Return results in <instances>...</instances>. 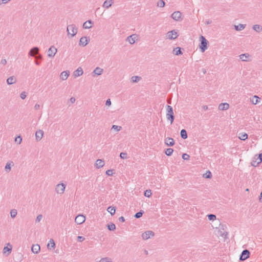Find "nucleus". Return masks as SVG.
<instances>
[{
    "label": "nucleus",
    "instance_id": "62",
    "mask_svg": "<svg viewBox=\"0 0 262 262\" xmlns=\"http://www.w3.org/2000/svg\"><path fill=\"white\" fill-rule=\"evenodd\" d=\"M259 201L260 202H262V191H261V192L260 193V197H259Z\"/></svg>",
    "mask_w": 262,
    "mask_h": 262
},
{
    "label": "nucleus",
    "instance_id": "55",
    "mask_svg": "<svg viewBox=\"0 0 262 262\" xmlns=\"http://www.w3.org/2000/svg\"><path fill=\"white\" fill-rule=\"evenodd\" d=\"M84 239H85V238L83 236H78L77 237V240L79 242H83Z\"/></svg>",
    "mask_w": 262,
    "mask_h": 262
},
{
    "label": "nucleus",
    "instance_id": "7",
    "mask_svg": "<svg viewBox=\"0 0 262 262\" xmlns=\"http://www.w3.org/2000/svg\"><path fill=\"white\" fill-rule=\"evenodd\" d=\"M155 235V233L152 231H146L142 233V237L144 240H147Z\"/></svg>",
    "mask_w": 262,
    "mask_h": 262
},
{
    "label": "nucleus",
    "instance_id": "31",
    "mask_svg": "<svg viewBox=\"0 0 262 262\" xmlns=\"http://www.w3.org/2000/svg\"><path fill=\"white\" fill-rule=\"evenodd\" d=\"M180 135L181 138L183 139H186L188 137L187 132L184 129H183L181 130Z\"/></svg>",
    "mask_w": 262,
    "mask_h": 262
},
{
    "label": "nucleus",
    "instance_id": "49",
    "mask_svg": "<svg viewBox=\"0 0 262 262\" xmlns=\"http://www.w3.org/2000/svg\"><path fill=\"white\" fill-rule=\"evenodd\" d=\"M256 160H258V163H261L262 162V153L259 154L258 155H257Z\"/></svg>",
    "mask_w": 262,
    "mask_h": 262
},
{
    "label": "nucleus",
    "instance_id": "61",
    "mask_svg": "<svg viewBox=\"0 0 262 262\" xmlns=\"http://www.w3.org/2000/svg\"><path fill=\"white\" fill-rule=\"evenodd\" d=\"M202 107L204 111L208 110V106L207 105H203Z\"/></svg>",
    "mask_w": 262,
    "mask_h": 262
},
{
    "label": "nucleus",
    "instance_id": "8",
    "mask_svg": "<svg viewBox=\"0 0 262 262\" xmlns=\"http://www.w3.org/2000/svg\"><path fill=\"white\" fill-rule=\"evenodd\" d=\"M57 49L54 46H52L48 51V56L49 57L52 58L53 57L56 53H57Z\"/></svg>",
    "mask_w": 262,
    "mask_h": 262
},
{
    "label": "nucleus",
    "instance_id": "37",
    "mask_svg": "<svg viewBox=\"0 0 262 262\" xmlns=\"http://www.w3.org/2000/svg\"><path fill=\"white\" fill-rule=\"evenodd\" d=\"M141 77H139L138 76H134L131 78L133 82H138L141 80Z\"/></svg>",
    "mask_w": 262,
    "mask_h": 262
},
{
    "label": "nucleus",
    "instance_id": "27",
    "mask_svg": "<svg viewBox=\"0 0 262 262\" xmlns=\"http://www.w3.org/2000/svg\"><path fill=\"white\" fill-rule=\"evenodd\" d=\"M260 98L258 96L255 95L251 99V102L253 104H256L260 101Z\"/></svg>",
    "mask_w": 262,
    "mask_h": 262
},
{
    "label": "nucleus",
    "instance_id": "28",
    "mask_svg": "<svg viewBox=\"0 0 262 262\" xmlns=\"http://www.w3.org/2000/svg\"><path fill=\"white\" fill-rule=\"evenodd\" d=\"M173 54L176 55H180L183 54L181 49L179 47H177L176 48H174L173 50Z\"/></svg>",
    "mask_w": 262,
    "mask_h": 262
},
{
    "label": "nucleus",
    "instance_id": "52",
    "mask_svg": "<svg viewBox=\"0 0 262 262\" xmlns=\"http://www.w3.org/2000/svg\"><path fill=\"white\" fill-rule=\"evenodd\" d=\"M113 171H114L113 169L107 170L106 171V174L108 176H113V174L114 173Z\"/></svg>",
    "mask_w": 262,
    "mask_h": 262
},
{
    "label": "nucleus",
    "instance_id": "39",
    "mask_svg": "<svg viewBox=\"0 0 262 262\" xmlns=\"http://www.w3.org/2000/svg\"><path fill=\"white\" fill-rule=\"evenodd\" d=\"M173 151V149L171 148H167L165 151V154L168 156H170L172 155V152Z\"/></svg>",
    "mask_w": 262,
    "mask_h": 262
},
{
    "label": "nucleus",
    "instance_id": "41",
    "mask_svg": "<svg viewBox=\"0 0 262 262\" xmlns=\"http://www.w3.org/2000/svg\"><path fill=\"white\" fill-rule=\"evenodd\" d=\"M17 214V211L16 209H12L10 211V215L12 218H14L16 217Z\"/></svg>",
    "mask_w": 262,
    "mask_h": 262
},
{
    "label": "nucleus",
    "instance_id": "15",
    "mask_svg": "<svg viewBox=\"0 0 262 262\" xmlns=\"http://www.w3.org/2000/svg\"><path fill=\"white\" fill-rule=\"evenodd\" d=\"M137 35L136 34H132L127 37L126 40L128 41L129 43L133 44L137 40Z\"/></svg>",
    "mask_w": 262,
    "mask_h": 262
},
{
    "label": "nucleus",
    "instance_id": "12",
    "mask_svg": "<svg viewBox=\"0 0 262 262\" xmlns=\"http://www.w3.org/2000/svg\"><path fill=\"white\" fill-rule=\"evenodd\" d=\"M89 41L90 39H88V38L86 36H83L80 38L79 45V46L85 47L88 44Z\"/></svg>",
    "mask_w": 262,
    "mask_h": 262
},
{
    "label": "nucleus",
    "instance_id": "10",
    "mask_svg": "<svg viewBox=\"0 0 262 262\" xmlns=\"http://www.w3.org/2000/svg\"><path fill=\"white\" fill-rule=\"evenodd\" d=\"M182 13L180 11H175L171 15V17L176 21H180L181 19Z\"/></svg>",
    "mask_w": 262,
    "mask_h": 262
},
{
    "label": "nucleus",
    "instance_id": "45",
    "mask_svg": "<svg viewBox=\"0 0 262 262\" xmlns=\"http://www.w3.org/2000/svg\"><path fill=\"white\" fill-rule=\"evenodd\" d=\"M204 177L207 179H210L212 177V174L210 171H207L205 174H204Z\"/></svg>",
    "mask_w": 262,
    "mask_h": 262
},
{
    "label": "nucleus",
    "instance_id": "35",
    "mask_svg": "<svg viewBox=\"0 0 262 262\" xmlns=\"http://www.w3.org/2000/svg\"><path fill=\"white\" fill-rule=\"evenodd\" d=\"M253 29L257 32H260L262 31V27L259 25H254L253 26Z\"/></svg>",
    "mask_w": 262,
    "mask_h": 262
},
{
    "label": "nucleus",
    "instance_id": "9",
    "mask_svg": "<svg viewBox=\"0 0 262 262\" xmlns=\"http://www.w3.org/2000/svg\"><path fill=\"white\" fill-rule=\"evenodd\" d=\"M250 254V253L248 250H247V249L244 250L242 251V254L240 256V258H239L240 260L244 261V260H246L249 257Z\"/></svg>",
    "mask_w": 262,
    "mask_h": 262
},
{
    "label": "nucleus",
    "instance_id": "44",
    "mask_svg": "<svg viewBox=\"0 0 262 262\" xmlns=\"http://www.w3.org/2000/svg\"><path fill=\"white\" fill-rule=\"evenodd\" d=\"M112 129H113L117 132H119L122 129V127L121 126L113 125L112 127Z\"/></svg>",
    "mask_w": 262,
    "mask_h": 262
},
{
    "label": "nucleus",
    "instance_id": "40",
    "mask_svg": "<svg viewBox=\"0 0 262 262\" xmlns=\"http://www.w3.org/2000/svg\"><path fill=\"white\" fill-rule=\"evenodd\" d=\"M165 3L164 1L163 0H159L157 2V6L158 7L163 8L165 6Z\"/></svg>",
    "mask_w": 262,
    "mask_h": 262
},
{
    "label": "nucleus",
    "instance_id": "53",
    "mask_svg": "<svg viewBox=\"0 0 262 262\" xmlns=\"http://www.w3.org/2000/svg\"><path fill=\"white\" fill-rule=\"evenodd\" d=\"M190 156L187 154H183L182 155V158L184 160H188Z\"/></svg>",
    "mask_w": 262,
    "mask_h": 262
},
{
    "label": "nucleus",
    "instance_id": "16",
    "mask_svg": "<svg viewBox=\"0 0 262 262\" xmlns=\"http://www.w3.org/2000/svg\"><path fill=\"white\" fill-rule=\"evenodd\" d=\"M83 73V70L81 67H79L76 70L73 72V76L74 77H77L81 76Z\"/></svg>",
    "mask_w": 262,
    "mask_h": 262
},
{
    "label": "nucleus",
    "instance_id": "3",
    "mask_svg": "<svg viewBox=\"0 0 262 262\" xmlns=\"http://www.w3.org/2000/svg\"><path fill=\"white\" fill-rule=\"evenodd\" d=\"M77 28L74 24L68 25L67 28L68 35H70L71 37H74L77 34Z\"/></svg>",
    "mask_w": 262,
    "mask_h": 262
},
{
    "label": "nucleus",
    "instance_id": "48",
    "mask_svg": "<svg viewBox=\"0 0 262 262\" xmlns=\"http://www.w3.org/2000/svg\"><path fill=\"white\" fill-rule=\"evenodd\" d=\"M15 141L20 144L22 142V138L20 136L16 137L15 139Z\"/></svg>",
    "mask_w": 262,
    "mask_h": 262
},
{
    "label": "nucleus",
    "instance_id": "6",
    "mask_svg": "<svg viewBox=\"0 0 262 262\" xmlns=\"http://www.w3.org/2000/svg\"><path fill=\"white\" fill-rule=\"evenodd\" d=\"M178 36V33L175 30L168 32L166 34L167 38L169 39H175Z\"/></svg>",
    "mask_w": 262,
    "mask_h": 262
},
{
    "label": "nucleus",
    "instance_id": "11",
    "mask_svg": "<svg viewBox=\"0 0 262 262\" xmlns=\"http://www.w3.org/2000/svg\"><path fill=\"white\" fill-rule=\"evenodd\" d=\"M85 221V217L83 215H78L75 219V222L76 224L80 225L84 222Z\"/></svg>",
    "mask_w": 262,
    "mask_h": 262
},
{
    "label": "nucleus",
    "instance_id": "1",
    "mask_svg": "<svg viewBox=\"0 0 262 262\" xmlns=\"http://www.w3.org/2000/svg\"><path fill=\"white\" fill-rule=\"evenodd\" d=\"M166 118L168 120L170 121V124H172L174 119L173 108L170 105H167L166 107Z\"/></svg>",
    "mask_w": 262,
    "mask_h": 262
},
{
    "label": "nucleus",
    "instance_id": "51",
    "mask_svg": "<svg viewBox=\"0 0 262 262\" xmlns=\"http://www.w3.org/2000/svg\"><path fill=\"white\" fill-rule=\"evenodd\" d=\"M20 97L22 99H25L27 97V93L25 91L21 92L20 94Z\"/></svg>",
    "mask_w": 262,
    "mask_h": 262
},
{
    "label": "nucleus",
    "instance_id": "57",
    "mask_svg": "<svg viewBox=\"0 0 262 262\" xmlns=\"http://www.w3.org/2000/svg\"><path fill=\"white\" fill-rule=\"evenodd\" d=\"M105 105L107 106H110L111 105V101L110 99H108L105 102Z\"/></svg>",
    "mask_w": 262,
    "mask_h": 262
},
{
    "label": "nucleus",
    "instance_id": "2",
    "mask_svg": "<svg viewBox=\"0 0 262 262\" xmlns=\"http://www.w3.org/2000/svg\"><path fill=\"white\" fill-rule=\"evenodd\" d=\"M201 43L199 46L200 48L201 49V51L202 52H204L207 49V45L208 43V41L205 38V37L202 35H201L200 37Z\"/></svg>",
    "mask_w": 262,
    "mask_h": 262
},
{
    "label": "nucleus",
    "instance_id": "34",
    "mask_svg": "<svg viewBox=\"0 0 262 262\" xmlns=\"http://www.w3.org/2000/svg\"><path fill=\"white\" fill-rule=\"evenodd\" d=\"M107 211L110 213V214L113 215H114L116 212V208L115 207L113 206H109L107 209Z\"/></svg>",
    "mask_w": 262,
    "mask_h": 262
},
{
    "label": "nucleus",
    "instance_id": "25",
    "mask_svg": "<svg viewBox=\"0 0 262 262\" xmlns=\"http://www.w3.org/2000/svg\"><path fill=\"white\" fill-rule=\"evenodd\" d=\"M103 70L99 67H97L93 71V73L96 75H100L102 74Z\"/></svg>",
    "mask_w": 262,
    "mask_h": 262
},
{
    "label": "nucleus",
    "instance_id": "22",
    "mask_svg": "<svg viewBox=\"0 0 262 262\" xmlns=\"http://www.w3.org/2000/svg\"><path fill=\"white\" fill-rule=\"evenodd\" d=\"M39 51V48L38 47H33L32 48L30 51L29 52V55L30 56L34 57L35 56V54H36L38 53Z\"/></svg>",
    "mask_w": 262,
    "mask_h": 262
},
{
    "label": "nucleus",
    "instance_id": "64",
    "mask_svg": "<svg viewBox=\"0 0 262 262\" xmlns=\"http://www.w3.org/2000/svg\"><path fill=\"white\" fill-rule=\"evenodd\" d=\"M144 254H146V255H148V251H147V250H144Z\"/></svg>",
    "mask_w": 262,
    "mask_h": 262
},
{
    "label": "nucleus",
    "instance_id": "30",
    "mask_svg": "<svg viewBox=\"0 0 262 262\" xmlns=\"http://www.w3.org/2000/svg\"><path fill=\"white\" fill-rule=\"evenodd\" d=\"M257 158V155H256L253 158L252 160V162L251 163V165L254 166V167H256L260 163H258V160H256V158Z\"/></svg>",
    "mask_w": 262,
    "mask_h": 262
},
{
    "label": "nucleus",
    "instance_id": "38",
    "mask_svg": "<svg viewBox=\"0 0 262 262\" xmlns=\"http://www.w3.org/2000/svg\"><path fill=\"white\" fill-rule=\"evenodd\" d=\"M107 227V229L110 231H113L116 229V226L114 223L108 224Z\"/></svg>",
    "mask_w": 262,
    "mask_h": 262
},
{
    "label": "nucleus",
    "instance_id": "58",
    "mask_svg": "<svg viewBox=\"0 0 262 262\" xmlns=\"http://www.w3.org/2000/svg\"><path fill=\"white\" fill-rule=\"evenodd\" d=\"M69 101L71 103H74L75 102L76 99L74 97H71Z\"/></svg>",
    "mask_w": 262,
    "mask_h": 262
},
{
    "label": "nucleus",
    "instance_id": "59",
    "mask_svg": "<svg viewBox=\"0 0 262 262\" xmlns=\"http://www.w3.org/2000/svg\"><path fill=\"white\" fill-rule=\"evenodd\" d=\"M40 108V105L39 104L36 103L34 105V109L36 110H39Z\"/></svg>",
    "mask_w": 262,
    "mask_h": 262
},
{
    "label": "nucleus",
    "instance_id": "5",
    "mask_svg": "<svg viewBox=\"0 0 262 262\" xmlns=\"http://www.w3.org/2000/svg\"><path fill=\"white\" fill-rule=\"evenodd\" d=\"M12 246L10 244V243H7V246H5L3 249V254L5 255L6 256H9L12 252Z\"/></svg>",
    "mask_w": 262,
    "mask_h": 262
},
{
    "label": "nucleus",
    "instance_id": "60",
    "mask_svg": "<svg viewBox=\"0 0 262 262\" xmlns=\"http://www.w3.org/2000/svg\"><path fill=\"white\" fill-rule=\"evenodd\" d=\"M119 220L122 222H124L125 221V219L123 216H121L119 217Z\"/></svg>",
    "mask_w": 262,
    "mask_h": 262
},
{
    "label": "nucleus",
    "instance_id": "50",
    "mask_svg": "<svg viewBox=\"0 0 262 262\" xmlns=\"http://www.w3.org/2000/svg\"><path fill=\"white\" fill-rule=\"evenodd\" d=\"M42 217L43 216L42 214H39L38 215H37L35 220V222L39 223L42 219Z\"/></svg>",
    "mask_w": 262,
    "mask_h": 262
},
{
    "label": "nucleus",
    "instance_id": "54",
    "mask_svg": "<svg viewBox=\"0 0 262 262\" xmlns=\"http://www.w3.org/2000/svg\"><path fill=\"white\" fill-rule=\"evenodd\" d=\"M126 153L125 152H121L120 154V157L121 159H124L126 158Z\"/></svg>",
    "mask_w": 262,
    "mask_h": 262
},
{
    "label": "nucleus",
    "instance_id": "17",
    "mask_svg": "<svg viewBox=\"0 0 262 262\" xmlns=\"http://www.w3.org/2000/svg\"><path fill=\"white\" fill-rule=\"evenodd\" d=\"M94 22L91 20H88L83 24V28L84 29H90L92 27Z\"/></svg>",
    "mask_w": 262,
    "mask_h": 262
},
{
    "label": "nucleus",
    "instance_id": "29",
    "mask_svg": "<svg viewBox=\"0 0 262 262\" xmlns=\"http://www.w3.org/2000/svg\"><path fill=\"white\" fill-rule=\"evenodd\" d=\"M249 54L248 53H245L241 54L239 56L240 59H241L243 61H248V58L249 57Z\"/></svg>",
    "mask_w": 262,
    "mask_h": 262
},
{
    "label": "nucleus",
    "instance_id": "14",
    "mask_svg": "<svg viewBox=\"0 0 262 262\" xmlns=\"http://www.w3.org/2000/svg\"><path fill=\"white\" fill-rule=\"evenodd\" d=\"M165 144L168 146H172L174 144V140L170 137H167L164 140Z\"/></svg>",
    "mask_w": 262,
    "mask_h": 262
},
{
    "label": "nucleus",
    "instance_id": "32",
    "mask_svg": "<svg viewBox=\"0 0 262 262\" xmlns=\"http://www.w3.org/2000/svg\"><path fill=\"white\" fill-rule=\"evenodd\" d=\"M246 25L239 24L238 25H234V29L236 31H241L245 29Z\"/></svg>",
    "mask_w": 262,
    "mask_h": 262
},
{
    "label": "nucleus",
    "instance_id": "63",
    "mask_svg": "<svg viewBox=\"0 0 262 262\" xmlns=\"http://www.w3.org/2000/svg\"><path fill=\"white\" fill-rule=\"evenodd\" d=\"M211 22H212L211 20H208L206 21V24L207 25H209V24H211Z\"/></svg>",
    "mask_w": 262,
    "mask_h": 262
},
{
    "label": "nucleus",
    "instance_id": "46",
    "mask_svg": "<svg viewBox=\"0 0 262 262\" xmlns=\"http://www.w3.org/2000/svg\"><path fill=\"white\" fill-rule=\"evenodd\" d=\"M208 219L210 221H214L216 219V215L213 214H210L207 215Z\"/></svg>",
    "mask_w": 262,
    "mask_h": 262
},
{
    "label": "nucleus",
    "instance_id": "24",
    "mask_svg": "<svg viewBox=\"0 0 262 262\" xmlns=\"http://www.w3.org/2000/svg\"><path fill=\"white\" fill-rule=\"evenodd\" d=\"M104 165V161L101 159L97 160L95 166L97 168H100Z\"/></svg>",
    "mask_w": 262,
    "mask_h": 262
},
{
    "label": "nucleus",
    "instance_id": "18",
    "mask_svg": "<svg viewBox=\"0 0 262 262\" xmlns=\"http://www.w3.org/2000/svg\"><path fill=\"white\" fill-rule=\"evenodd\" d=\"M16 81H17V79L14 76H10L9 78H8L7 79V83L8 85H11V84H14L16 82Z\"/></svg>",
    "mask_w": 262,
    "mask_h": 262
},
{
    "label": "nucleus",
    "instance_id": "47",
    "mask_svg": "<svg viewBox=\"0 0 262 262\" xmlns=\"http://www.w3.org/2000/svg\"><path fill=\"white\" fill-rule=\"evenodd\" d=\"M99 262H112L111 259L108 257L102 258Z\"/></svg>",
    "mask_w": 262,
    "mask_h": 262
},
{
    "label": "nucleus",
    "instance_id": "33",
    "mask_svg": "<svg viewBox=\"0 0 262 262\" xmlns=\"http://www.w3.org/2000/svg\"><path fill=\"white\" fill-rule=\"evenodd\" d=\"M238 138L241 140H245L248 138V135L245 133H239Z\"/></svg>",
    "mask_w": 262,
    "mask_h": 262
},
{
    "label": "nucleus",
    "instance_id": "56",
    "mask_svg": "<svg viewBox=\"0 0 262 262\" xmlns=\"http://www.w3.org/2000/svg\"><path fill=\"white\" fill-rule=\"evenodd\" d=\"M7 60L6 59H2L1 61V63L3 65H5L7 64Z\"/></svg>",
    "mask_w": 262,
    "mask_h": 262
},
{
    "label": "nucleus",
    "instance_id": "23",
    "mask_svg": "<svg viewBox=\"0 0 262 262\" xmlns=\"http://www.w3.org/2000/svg\"><path fill=\"white\" fill-rule=\"evenodd\" d=\"M229 107V104L227 103H222L219 106V109L221 111L227 110Z\"/></svg>",
    "mask_w": 262,
    "mask_h": 262
},
{
    "label": "nucleus",
    "instance_id": "19",
    "mask_svg": "<svg viewBox=\"0 0 262 262\" xmlns=\"http://www.w3.org/2000/svg\"><path fill=\"white\" fill-rule=\"evenodd\" d=\"M70 75V72L69 71H63L61 73L60 75V78L62 80H66Z\"/></svg>",
    "mask_w": 262,
    "mask_h": 262
},
{
    "label": "nucleus",
    "instance_id": "13",
    "mask_svg": "<svg viewBox=\"0 0 262 262\" xmlns=\"http://www.w3.org/2000/svg\"><path fill=\"white\" fill-rule=\"evenodd\" d=\"M44 132L42 130L39 129L35 133V139L37 141H39L42 138Z\"/></svg>",
    "mask_w": 262,
    "mask_h": 262
},
{
    "label": "nucleus",
    "instance_id": "21",
    "mask_svg": "<svg viewBox=\"0 0 262 262\" xmlns=\"http://www.w3.org/2000/svg\"><path fill=\"white\" fill-rule=\"evenodd\" d=\"M40 250V246L38 244L33 245L31 248V251L35 254H37Z\"/></svg>",
    "mask_w": 262,
    "mask_h": 262
},
{
    "label": "nucleus",
    "instance_id": "4",
    "mask_svg": "<svg viewBox=\"0 0 262 262\" xmlns=\"http://www.w3.org/2000/svg\"><path fill=\"white\" fill-rule=\"evenodd\" d=\"M66 185H67L66 183H63L62 182L58 184L56 186V188H55V191H56V193L59 194H62L65 191Z\"/></svg>",
    "mask_w": 262,
    "mask_h": 262
},
{
    "label": "nucleus",
    "instance_id": "20",
    "mask_svg": "<svg viewBox=\"0 0 262 262\" xmlns=\"http://www.w3.org/2000/svg\"><path fill=\"white\" fill-rule=\"evenodd\" d=\"M113 0H106L103 4L102 7L108 9L113 4Z\"/></svg>",
    "mask_w": 262,
    "mask_h": 262
},
{
    "label": "nucleus",
    "instance_id": "42",
    "mask_svg": "<svg viewBox=\"0 0 262 262\" xmlns=\"http://www.w3.org/2000/svg\"><path fill=\"white\" fill-rule=\"evenodd\" d=\"M143 213H144V211L143 210H140L139 212L136 213L135 214L134 216H135V217H136L137 219H139L142 216Z\"/></svg>",
    "mask_w": 262,
    "mask_h": 262
},
{
    "label": "nucleus",
    "instance_id": "36",
    "mask_svg": "<svg viewBox=\"0 0 262 262\" xmlns=\"http://www.w3.org/2000/svg\"><path fill=\"white\" fill-rule=\"evenodd\" d=\"M12 162H7L6 164L5 169L6 172H9L11 170Z\"/></svg>",
    "mask_w": 262,
    "mask_h": 262
},
{
    "label": "nucleus",
    "instance_id": "26",
    "mask_svg": "<svg viewBox=\"0 0 262 262\" xmlns=\"http://www.w3.org/2000/svg\"><path fill=\"white\" fill-rule=\"evenodd\" d=\"M55 247V244L53 239H50L49 241V243L47 245V247L48 249L51 250L52 249L54 248Z\"/></svg>",
    "mask_w": 262,
    "mask_h": 262
},
{
    "label": "nucleus",
    "instance_id": "43",
    "mask_svg": "<svg viewBox=\"0 0 262 262\" xmlns=\"http://www.w3.org/2000/svg\"><path fill=\"white\" fill-rule=\"evenodd\" d=\"M151 194V191L150 189L146 190L144 192V195L147 198H149Z\"/></svg>",
    "mask_w": 262,
    "mask_h": 262
}]
</instances>
